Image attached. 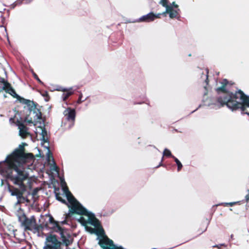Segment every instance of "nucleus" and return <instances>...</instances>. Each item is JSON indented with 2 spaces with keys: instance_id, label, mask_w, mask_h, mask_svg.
I'll return each mask as SVG.
<instances>
[{
  "instance_id": "1",
  "label": "nucleus",
  "mask_w": 249,
  "mask_h": 249,
  "mask_svg": "<svg viewBox=\"0 0 249 249\" xmlns=\"http://www.w3.org/2000/svg\"><path fill=\"white\" fill-rule=\"evenodd\" d=\"M26 145L25 143L20 144L18 148L7 156L4 161L0 162V173L15 185L7 184L11 195L17 197V204L30 201L26 196H23L27 189L24 181L29 178V174L21 166L23 164L33 160L34 156L32 153H25L24 146Z\"/></svg>"
},
{
  "instance_id": "2",
  "label": "nucleus",
  "mask_w": 249,
  "mask_h": 249,
  "mask_svg": "<svg viewBox=\"0 0 249 249\" xmlns=\"http://www.w3.org/2000/svg\"><path fill=\"white\" fill-rule=\"evenodd\" d=\"M67 196L68 201L70 204H68L67 206L69 208V213L66 214V219L70 218L72 214H77L80 215L90 216L92 213L89 212L85 208L80 202L74 197L72 194L66 187L64 189Z\"/></svg>"
},
{
  "instance_id": "3",
  "label": "nucleus",
  "mask_w": 249,
  "mask_h": 249,
  "mask_svg": "<svg viewBox=\"0 0 249 249\" xmlns=\"http://www.w3.org/2000/svg\"><path fill=\"white\" fill-rule=\"evenodd\" d=\"M59 232L61 241L58 240L56 235L50 234L46 237V246L44 247V249H60L61 246L68 247L72 244L73 238L70 234L65 231Z\"/></svg>"
},
{
  "instance_id": "4",
  "label": "nucleus",
  "mask_w": 249,
  "mask_h": 249,
  "mask_svg": "<svg viewBox=\"0 0 249 249\" xmlns=\"http://www.w3.org/2000/svg\"><path fill=\"white\" fill-rule=\"evenodd\" d=\"M19 220L25 231H31L36 233L39 232L43 229V226L41 224L38 225L36 223V218L34 215L29 218L23 214L19 217Z\"/></svg>"
},
{
  "instance_id": "5",
  "label": "nucleus",
  "mask_w": 249,
  "mask_h": 249,
  "mask_svg": "<svg viewBox=\"0 0 249 249\" xmlns=\"http://www.w3.org/2000/svg\"><path fill=\"white\" fill-rule=\"evenodd\" d=\"M19 99L18 101L20 103L25 105V106L24 107V108H25L27 107V109L29 110L30 113L33 111L34 113H36V119H41L42 118V113L40 110V109L36 108V106L37 104L34 102L33 101H31L28 99H26L23 97H19Z\"/></svg>"
},
{
  "instance_id": "6",
  "label": "nucleus",
  "mask_w": 249,
  "mask_h": 249,
  "mask_svg": "<svg viewBox=\"0 0 249 249\" xmlns=\"http://www.w3.org/2000/svg\"><path fill=\"white\" fill-rule=\"evenodd\" d=\"M99 244L103 249H124L122 246L118 247L107 235H104L100 239Z\"/></svg>"
},
{
  "instance_id": "7",
  "label": "nucleus",
  "mask_w": 249,
  "mask_h": 249,
  "mask_svg": "<svg viewBox=\"0 0 249 249\" xmlns=\"http://www.w3.org/2000/svg\"><path fill=\"white\" fill-rule=\"evenodd\" d=\"M89 216V222L95 227V233L97 235L103 237L105 235L104 230L102 227L99 220L95 217L94 214H91Z\"/></svg>"
},
{
  "instance_id": "8",
  "label": "nucleus",
  "mask_w": 249,
  "mask_h": 249,
  "mask_svg": "<svg viewBox=\"0 0 249 249\" xmlns=\"http://www.w3.org/2000/svg\"><path fill=\"white\" fill-rule=\"evenodd\" d=\"M16 124L18 126L19 129V135L23 139L26 138L30 135L28 132L29 128L27 127L23 122L17 120Z\"/></svg>"
},
{
  "instance_id": "9",
  "label": "nucleus",
  "mask_w": 249,
  "mask_h": 249,
  "mask_svg": "<svg viewBox=\"0 0 249 249\" xmlns=\"http://www.w3.org/2000/svg\"><path fill=\"white\" fill-rule=\"evenodd\" d=\"M64 114L66 119L71 122L73 125L75 120L76 112L75 110L71 107H68L64 111Z\"/></svg>"
},
{
  "instance_id": "10",
  "label": "nucleus",
  "mask_w": 249,
  "mask_h": 249,
  "mask_svg": "<svg viewBox=\"0 0 249 249\" xmlns=\"http://www.w3.org/2000/svg\"><path fill=\"white\" fill-rule=\"evenodd\" d=\"M3 90H4L6 93L10 94L13 97L17 98V100H18L19 99V97L20 96L16 93L15 89L12 88L11 85L7 81H5L3 79Z\"/></svg>"
},
{
  "instance_id": "11",
  "label": "nucleus",
  "mask_w": 249,
  "mask_h": 249,
  "mask_svg": "<svg viewBox=\"0 0 249 249\" xmlns=\"http://www.w3.org/2000/svg\"><path fill=\"white\" fill-rule=\"evenodd\" d=\"M161 15V14L155 15L153 12H150L146 15L142 16L140 18L139 20L141 22H151L154 20L155 18H160V16Z\"/></svg>"
},
{
  "instance_id": "12",
  "label": "nucleus",
  "mask_w": 249,
  "mask_h": 249,
  "mask_svg": "<svg viewBox=\"0 0 249 249\" xmlns=\"http://www.w3.org/2000/svg\"><path fill=\"white\" fill-rule=\"evenodd\" d=\"M49 222L53 226L51 228L53 229L56 232L64 231V229L60 227L58 222L55 221L52 216H50L49 217Z\"/></svg>"
},
{
  "instance_id": "13",
  "label": "nucleus",
  "mask_w": 249,
  "mask_h": 249,
  "mask_svg": "<svg viewBox=\"0 0 249 249\" xmlns=\"http://www.w3.org/2000/svg\"><path fill=\"white\" fill-rule=\"evenodd\" d=\"M164 13L169 14V17L171 18H178L179 17L178 10H174L172 6L170 7H168Z\"/></svg>"
},
{
  "instance_id": "14",
  "label": "nucleus",
  "mask_w": 249,
  "mask_h": 249,
  "mask_svg": "<svg viewBox=\"0 0 249 249\" xmlns=\"http://www.w3.org/2000/svg\"><path fill=\"white\" fill-rule=\"evenodd\" d=\"M58 90L64 92L62 94V98L64 101H66L70 96L73 94V91H72L71 89H66L61 88V89H58Z\"/></svg>"
},
{
  "instance_id": "15",
  "label": "nucleus",
  "mask_w": 249,
  "mask_h": 249,
  "mask_svg": "<svg viewBox=\"0 0 249 249\" xmlns=\"http://www.w3.org/2000/svg\"><path fill=\"white\" fill-rule=\"evenodd\" d=\"M207 228V225L206 224H201L200 227L198 228L197 230V234L200 235L206 231Z\"/></svg>"
},
{
  "instance_id": "16",
  "label": "nucleus",
  "mask_w": 249,
  "mask_h": 249,
  "mask_svg": "<svg viewBox=\"0 0 249 249\" xmlns=\"http://www.w3.org/2000/svg\"><path fill=\"white\" fill-rule=\"evenodd\" d=\"M55 196H56V198L57 200H58V201H60L61 203H62L63 204H65L67 206V205L68 204V203H67V202L66 201V200H65L64 199H63L61 196H60V194H59V193H56L55 194Z\"/></svg>"
},
{
  "instance_id": "17",
  "label": "nucleus",
  "mask_w": 249,
  "mask_h": 249,
  "mask_svg": "<svg viewBox=\"0 0 249 249\" xmlns=\"http://www.w3.org/2000/svg\"><path fill=\"white\" fill-rule=\"evenodd\" d=\"M41 128L42 130L41 135H42V140L43 141H44L45 142H47V140H46V138H47V132L44 127H43V128L41 127Z\"/></svg>"
},
{
  "instance_id": "18",
  "label": "nucleus",
  "mask_w": 249,
  "mask_h": 249,
  "mask_svg": "<svg viewBox=\"0 0 249 249\" xmlns=\"http://www.w3.org/2000/svg\"><path fill=\"white\" fill-rule=\"evenodd\" d=\"M173 159L174 160V161L176 162V164L178 166V171H179L181 169L182 167V165L180 161L175 156H173Z\"/></svg>"
},
{
  "instance_id": "19",
  "label": "nucleus",
  "mask_w": 249,
  "mask_h": 249,
  "mask_svg": "<svg viewBox=\"0 0 249 249\" xmlns=\"http://www.w3.org/2000/svg\"><path fill=\"white\" fill-rule=\"evenodd\" d=\"M163 156L173 158V156H174L172 154L171 151L169 149L165 148L163 152Z\"/></svg>"
},
{
  "instance_id": "20",
  "label": "nucleus",
  "mask_w": 249,
  "mask_h": 249,
  "mask_svg": "<svg viewBox=\"0 0 249 249\" xmlns=\"http://www.w3.org/2000/svg\"><path fill=\"white\" fill-rule=\"evenodd\" d=\"M78 221L84 226H86V225H87V224L89 222V221L88 222L85 219V218H84L83 217L81 216L80 217V218L78 219Z\"/></svg>"
},
{
  "instance_id": "21",
  "label": "nucleus",
  "mask_w": 249,
  "mask_h": 249,
  "mask_svg": "<svg viewBox=\"0 0 249 249\" xmlns=\"http://www.w3.org/2000/svg\"><path fill=\"white\" fill-rule=\"evenodd\" d=\"M163 7L166 8L170 7L171 6L168 5V0H161L160 2Z\"/></svg>"
},
{
  "instance_id": "22",
  "label": "nucleus",
  "mask_w": 249,
  "mask_h": 249,
  "mask_svg": "<svg viewBox=\"0 0 249 249\" xmlns=\"http://www.w3.org/2000/svg\"><path fill=\"white\" fill-rule=\"evenodd\" d=\"M50 158H52V160H53V164H54V166H53V170L56 171H58V170H59V168L58 167L56 166L55 162H54V160L53 159V157L52 155L50 156L49 155L48 156V160L49 161L50 160Z\"/></svg>"
},
{
  "instance_id": "23",
  "label": "nucleus",
  "mask_w": 249,
  "mask_h": 249,
  "mask_svg": "<svg viewBox=\"0 0 249 249\" xmlns=\"http://www.w3.org/2000/svg\"><path fill=\"white\" fill-rule=\"evenodd\" d=\"M239 201H237V202H230V203H224L223 204H222V205L224 206H232L236 204H239Z\"/></svg>"
},
{
  "instance_id": "24",
  "label": "nucleus",
  "mask_w": 249,
  "mask_h": 249,
  "mask_svg": "<svg viewBox=\"0 0 249 249\" xmlns=\"http://www.w3.org/2000/svg\"><path fill=\"white\" fill-rule=\"evenodd\" d=\"M30 114L27 115L24 119L23 122H27L29 124L33 123V120L32 118L28 119Z\"/></svg>"
},
{
  "instance_id": "25",
  "label": "nucleus",
  "mask_w": 249,
  "mask_h": 249,
  "mask_svg": "<svg viewBox=\"0 0 249 249\" xmlns=\"http://www.w3.org/2000/svg\"><path fill=\"white\" fill-rule=\"evenodd\" d=\"M33 76L34 77L38 82L39 83H40L41 85H44L43 82L40 80V79L39 78L38 76L36 73H33Z\"/></svg>"
},
{
  "instance_id": "26",
  "label": "nucleus",
  "mask_w": 249,
  "mask_h": 249,
  "mask_svg": "<svg viewBox=\"0 0 249 249\" xmlns=\"http://www.w3.org/2000/svg\"><path fill=\"white\" fill-rule=\"evenodd\" d=\"M85 228L88 231H89L91 233H94L95 231V228L88 227L87 225L85 226Z\"/></svg>"
},
{
  "instance_id": "27",
  "label": "nucleus",
  "mask_w": 249,
  "mask_h": 249,
  "mask_svg": "<svg viewBox=\"0 0 249 249\" xmlns=\"http://www.w3.org/2000/svg\"><path fill=\"white\" fill-rule=\"evenodd\" d=\"M222 247H223L224 248H226L227 246L225 245L224 244H221L219 245H215L213 246H212L213 248H217L218 249H220Z\"/></svg>"
},
{
  "instance_id": "28",
  "label": "nucleus",
  "mask_w": 249,
  "mask_h": 249,
  "mask_svg": "<svg viewBox=\"0 0 249 249\" xmlns=\"http://www.w3.org/2000/svg\"><path fill=\"white\" fill-rule=\"evenodd\" d=\"M82 94L81 93L80 95H79V98H78V99L77 101V103L78 104H81L82 102H83L84 100H82Z\"/></svg>"
},
{
  "instance_id": "29",
  "label": "nucleus",
  "mask_w": 249,
  "mask_h": 249,
  "mask_svg": "<svg viewBox=\"0 0 249 249\" xmlns=\"http://www.w3.org/2000/svg\"><path fill=\"white\" fill-rule=\"evenodd\" d=\"M248 193L245 196V202L248 203L249 201V189L248 190Z\"/></svg>"
},
{
  "instance_id": "30",
  "label": "nucleus",
  "mask_w": 249,
  "mask_h": 249,
  "mask_svg": "<svg viewBox=\"0 0 249 249\" xmlns=\"http://www.w3.org/2000/svg\"><path fill=\"white\" fill-rule=\"evenodd\" d=\"M9 122L11 124H16V121H15V117L10 118L9 119Z\"/></svg>"
},
{
  "instance_id": "31",
  "label": "nucleus",
  "mask_w": 249,
  "mask_h": 249,
  "mask_svg": "<svg viewBox=\"0 0 249 249\" xmlns=\"http://www.w3.org/2000/svg\"><path fill=\"white\" fill-rule=\"evenodd\" d=\"M22 0H18L16 2V5H20V4H21L22 3Z\"/></svg>"
},
{
  "instance_id": "32",
  "label": "nucleus",
  "mask_w": 249,
  "mask_h": 249,
  "mask_svg": "<svg viewBox=\"0 0 249 249\" xmlns=\"http://www.w3.org/2000/svg\"><path fill=\"white\" fill-rule=\"evenodd\" d=\"M163 160V157L162 158L161 160L160 164L157 167V168H158L160 166H164L163 164H162Z\"/></svg>"
},
{
  "instance_id": "33",
  "label": "nucleus",
  "mask_w": 249,
  "mask_h": 249,
  "mask_svg": "<svg viewBox=\"0 0 249 249\" xmlns=\"http://www.w3.org/2000/svg\"><path fill=\"white\" fill-rule=\"evenodd\" d=\"M172 5L176 8H177L178 7V5L176 4L175 2H172Z\"/></svg>"
},
{
  "instance_id": "34",
  "label": "nucleus",
  "mask_w": 249,
  "mask_h": 249,
  "mask_svg": "<svg viewBox=\"0 0 249 249\" xmlns=\"http://www.w3.org/2000/svg\"><path fill=\"white\" fill-rule=\"evenodd\" d=\"M43 96L44 97H49V94L47 92H45V93L43 94Z\"/></svg>"
},
{
  "instance_id": "35",
  "label": "nucleus",
  "mask_w": 249,
  "mask_h": 249,
  "mask_svg": "<svg viewBox=\"0 0 249 249\" xmlns=\"http://www.w3.org/2000/svg\"><path fill=\"white\" fill-rule=\"evenodd\" d=\"M206 76H207V77H206V80H205V82H206V83H207V84H208V82H209V80H208V75L207 74V75H206Z\"/></svg>"
},
{
  "instance_id": "36",
  "label": "nucleus",
  "mask_w": 249,
  "mask_h": 249,
  "mask_svg": "<svg viewBox=\"0 0 249 249\" xmlns=\"http://www.w3.org/2000/svg\"><path fill=\"white\" fill-rule=\"evenodd\" d=\"M66 223V221L64 220L62 222V224H65Z\"/></svg>"
},
{
  "instance_id": "37",
  "label": "nucleus",
  "mask_w": 249,
  "mask_h": 249,
  "mask_svg": "<svg viewBox=\"0 0 249 249\" xmlns=\"http://www.w3.org/2000/svg\"><path fill=\"white\" fill-rule=\"evenodd\" d=\"M3 180H2V181H1V185L3 184Z\"/></svg>"
},
{
  "instance_id": "38",
  "label": "nucleus",
  "mask_w": 249,
  "mask_h": 249,
  "mask_svg": "<svg viewBox=\"0 0 249 249\" xmlns=\"http://www.w3.org/2000/svg\"><path fill=\"white\" fill-rule=\"evenodd\" d=\"M233 235L232 234L231 235V238H233Z\"/></svg>"
},
{
  "instance_id": "39",
  "label": "nucleus",
  "mask_w": 249,
  "mask_h": 249,
  "mask_svg": "<svg viewBox=\"0 0 249 249\" xmlns=\"http://www.w3.org/2000/svg\"><path fill=\"white\" fill-rule=\"evenodd\" d=\"M25 247H22L21 248V249H25Z\"/></svg>"
}]
</instances>
